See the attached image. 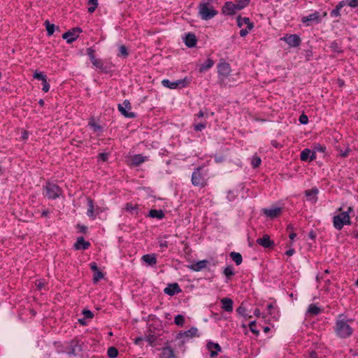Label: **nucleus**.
Returning <instances> with one entry per match:
<instances>
[{
    "mask_svg": "<svg viewBox=\"0 0 358 358\" xmlns=\"http://www.w3.org/2000/svg\"><path fill=\"white\" fill-rule=\"evenodd\" d=\"M146 159V157L142 155H136L131 157V163L135 166H138L143 163Z\"/></svg>",
    "mask_w": 358,
    "mask_h": 358,
    "instance_id": "30",
    "label": "nucleus"
},
{
    "mask_svg": "<svg viewBox=\"0 0 358 358\" xmlns=\"http://www.w3.org/2000/svg\"><path fill=\"white\" fill-rule=\"evenodd\" d=\"M44 282L41 281H38V282H36V287H38V289H41L43 287H44Z\"/></svg>",
    "mask_w": 358,
    "mask_h": 358,
    "instance_id": "61",
    "label": "nucleus"
},
{
    "mask_svg": "<svg viewBox=\"0 0 358 358\" xmlns=\"http://www.w3.org/2000/svg\"><path fill=\"white\" fill-rule=\"evenodd\" d=\"M330 15L331 17H338L340 16V10L336 7L334 10H332Z\"/></svg>",
    "mask_w": 358,
    "mask_h": 358,
    "instance_id": "54",
    "label": "nucleus"
},
{
    "mask_svg": "<svg viewBox=\"0 0 358 358\" xmlns=\"http://www.w3.org/2000/svg\"><path fill=\"white\" fill-rule=\"evenodd\" d=\"M281 213L280 208H271L264 209V213L271 218H274L279 215Z\"/></svg>",
    "mask_w": 358,
    "mask_h": 358,
    "instance_id": "23",
    "label": "nucleus"
},
{
    "mask_svg": "<svg viewBox=\"0 0 358 358\" xmlns=\"http://www.w3.org/2000/svg\"><path fill=\"white\" fill-rule=\"evenodd\" d=\"M320 21V13L315 11L313 13L310 14L308 16L303 17L301 19V22L306 24L307 26L310 25V22H319Z\"/></svg>",
    "mask_w": 358,
    "mask_h": 358,
    "instance_id": "14",
    "label": "nucleus"
},
{
    "mask_svg": "<svg viewBox=\"0 0 358 358\" xmlns=\"http://www.w3.org/2000/svg\"><path fill=\"white\" fill-rule=\"evenodd\" d=\"M316 158L315 153L312 152L310 150L306 148L301 152L300 155V159L303 162H311Z\"/></svg>",
    "mask_w": 358,
    "mask_h": 358,
    "instance_id": "15",
    "label": "nucleus"
},
{
    "mask_svg": "<svg viewBox=\"0 0 358 358\" xmlns=\"http://www.w3.org/2000/svg\"><path fill=\"white\" fill-rule=\"evenodd\" d=\"M192 183L194 186L204 187L207 185L206 175L202 173V168H196L192 174Z\"/></svg>",
    "mask_w": 358,
    "mask_h": 358,
    "instance_id": "6",
    "label": "nucleus"
},
{
    "mask_svg": "<svg viewBox=\"0 0 358 358\" xmlns=\"http://www.w3.org/2000/svg\"><path fill=\"white\" fill-rule=\"evenodd\" d=\"M99 158L102 161L105 162L108 159V154L106 153H101L99 155Z\"/></svg>",
    "mask_w": 358,
    "mask_h": 358,
    "instance_id": "56",
    "label": "nucleus"
},
{
    "mask_svg": "<svg viewBox=\"0 0 358 358\" xmlns=\"http://www.w3.org/2000/svg\"><path fill=\"white\" fill-rule=\"evenodd\" d=\"M308 358H318V357L315 351H310L308 352Z\"/></svg>",
    "mask_w": 358,
    "mask_h": 358,
    "instance_id": "57",
    "label": "nucleus"
},
{
    "mask_svg": "<svg viewBox=\"0 0 358 358\" xmlns=\"http://www.w3.org/2000/svg\"><path fill=\"white\" fill-rule=\"evenodd\" d=\"M299 122L303 124H306L308 123V116L304 115V114H302L301 115H300L299 117Z\"/></svg>",
    "mask_w": 358,
    "mask_h": 358,
    "instance_id": "51",
    "label": "nucleus"
},
{
    "mask_svg": "<svg viewBox=\"0 0 358 358\" xmlns=\"http://www.w3.org/2000/svg\"><path fill=\"white\" fill-rule=\"evenodd\" d=\"M175 324L178 326H182L185 322V318L182 315H178L174 319Z\"/></svg>",
    "mask_w": 358,
    "mask_h": 358,
    "instance_id": "43",
    "label": "nucleus"
},
{
    "mask_svg": "<svg viewBox=\"0 0 358 358\" xmlns=\"http://www.w3.org/2000/svg\"><path fill=\"white\" fill-rule=\"evenodd\" d=\"M79 346L78 341L72 340L69 342L66 348V352L69 355H76V348Z\"/></svg>",
    "mask_w": 358,
    "mask_h": 358,
    "instance_id": "22",
    "label": "nucleus"
},
{
    "mask_svg": "<svg viewBox=\"0 0 358 358\" xmlns=\"http://www.w3.org/2000/svg\"><path fill=\"white\" fill-rule=\"evenodd\" d=\"M322 310L320 307L317 306L315 304H310L308 308V313L312 315H317L321 313Z\"/></svg>",
    "mask_w": 358,
    "mask_h": 358,
    "instance_id": "31",
    "label": "nucleus"
},
{
    "mask_svg": "<svg viewBox=\"0 0 358 358\" xmlns=\"http://www.w3.org/2000/svg\"><path fill=\"white\" fill-rule=\"evenodd\" d=\"M236 21L238 27L241 28L240 31V36L241 37L247 36L248 34L254 28V23L250 20L249 17H243L239 15L237 17Z\"/></svg>",
    "mask_w": 358,
    "mask_h": 358,
    "instance_id": "5",
    "label": "nucleus"
},
{
    "mask_svg": "<svg viewBox=\"0 0 358 358\" xmlns=\"http://www.w3.org/2000/svg\"><path fill=\"white\" fill-rule=\"evenodd\" d=\"M348 4L352 8H355L358 6V0H350Z\"/></svg>",
    "mask_w": 358,
    "mask_h": 358,
    "instance_id": "55",
    "label": "nucleus"
},
{
    "mask_svg": "<svg viewBox=\"0 0 358 358\" xmlns=\"http://www.w3.org/2000/svg\"><path fill=\"white\" fill-rule=\"evenodd\" d=\"M295 250L294 249H289L286 252L287 256H292L294 254Z\"/></svg>",
    "mask_w": 358,
    "mask_h": 358,
    "instance_id": "62",
    "label": "nucleus"
},
{
    "mask_svg": "<svg viewBox=\"0 0 358 358\" xmlns=\"http://www.w3.org/2000/svg\"><path fill=\"white\" fill-rule=\"evenodd\" d=\"M255 324H256V322L255 321H252V322H250V324H249V328L250 329V331L255 334V335H259V330H257L256 328H255Z\"/></svg>",
    "mask_w": 358,
    "mask_h": 358,
    "instance_id": "47",
    "label": "nucleus"
},
{
    "mask_svg": "<svg viewBox=\"0 0 358 358\" xmlns=\"http://www.w3.org/2000/svg\"><path fill=\"white\" fill-rule=\"evenodd\" d=\"M214 64V61L212 59H207V60L199 66V71L204 72L210 69Z\"/></svg>",
    "mask_w": 358,
    "mask_h": 358,
    "instance_id": "28",
    "label": "nucleus"
},
{
    "mask_svg": "<svg viewBox=\"0 0 358 358\" xmlns=\"http://www.w3.org/2000/svg\"><path fill=\"white\" fill-rule=\"evenodd\" d=\"M237 313L245 318H250L251 315H249L246 313V308L244 307L243 303H241V305L236 309Z\"/></svg>",
    "mask_w": 358,
    "mask_h": 358,
    "instance_id": "33",
    "label": "nucleus"
},
{
    "mask_svg": "<svg viewBox=\"0 0 358 358\" xmlns=\"http://www.w3.org/2000/svg\"><path fill=\"white\" fill-rule=\"evenodd\" d=\"M185 43L189 48H193L196 44V38L194 34H187L185 36Z\"/></svg>",
    "mask_w": 358,
    "mask_h": 358,
    "instance_id": "24",
    "label": "nucleus"
},
{
    "mask_svg": "<svg viewBox=\"0 0 358 358\" xmlns=\"http://www.w3.org/2000/svg\"><path fill=\"white\" fill-rule=\"evenodd\" d=\"M262 160L260 157L254 156L252 159V166L253 168H257L261 164Z\"/></svg>",
    "mask_w": 358,
    "mask_h": 358,
    "instance_id": "45",
    "label": "nucleus"
},
{
    "mask_svg": "<svg viewBox=\"0 0 358 358\" xmlns=\"http://www.w3.org/2000/svg\"><path fill=\"white\" fill-rule=\"evenodd\" d=\"M83 314L84 315V317L86 319L91 320L94 317V313L90 310H87V309L83 310Z\"/></svg>",
    "mask_w": 358,
    "mask_h": 358,
    "instance_id": "48",
    "label": "nucleus"
},
{
    "mask_svg": "<svg viewBox=\"0 0 358 358\" xmlns=\"http://www.w3.org/2000/svg\"><path fill=\"white\" fill-rule=\"evenodd\" d=\"M330 48L331 49V50L333 52H342V48L340 46L339 43L337 42V41H333L331 45H330Z\"/></svg>",
    "mask_w": 358,
    "mask_h": 358,
    "instance_id": "40",
    "label": "nucleus"
},
{
    "mask_svg": "<svg viewBox=\"0 0 358 358\" xmlns=\"http://www.w3.org/2000/svg\"><path fill=\"white\" fill-rule=\"evenodd\" d=\"M230 257L236 264V265H240L242 263V256L238 252H231L230 253Z\"/></svg>",
    "mask_w": 358,
    "mask_h": 358,
    "instance_id": "32",
    "label": "nucleus"
},
{
    "mask_svg": "<svg viewBox=\"0 0 358 358\" xmlns=\"http://www.w3.org/2000/svg\"><path fill=\"white\" fill-rule=\"evenodd\" d=\"M338 213L333 217V226L337 230H341L345 225L351 224L350 214L353 212V208L349 206L347 210L343 211V208L340 207L336 210Z\"/></svg>",
    "mask_w": 358,
    "mask_h": 358,
    "instance_id": "1",
    "label": "nucleus"
},
{
    "mask_svg": "<svg viewBox=\"0 0 358 358\" xmlns=\"http://www.w3.org/2000/svg\"><path fill=\"white\" fill-rule=\"evenodd\" d=\"M257 243L265 248H269L274 245V242L270 239L267 234H264L262 238H258Z\"/></svg>",
    "mask_w": 358,
    "mask_h": 358,
    "instance_id": "16",
    "label": "nucleus"
},
{
    "mask_svg": "<svg viewBox=\"0 0 358 358\" xmlns=\"http://www.w3.org/2000/svg\"><path fill=\"white\" fill-rule=\"evenodd\" d=\"M280 40L284 41L291 48L300 45L301 40L297 34H285Z\"/></svg>",
    "mask_w": 358,
    "mask_h": 358,
    "instance_id": "9",
    "label": "nucleus"
},
{
    "mask_svg": "<svg viewBox=\"0 0 358 358\" xmlns=\"http://www.w3.org/2000/svg\"><path fill=\"white\" fill-rule=\"evenodd\" d=\"M335 331L340 338H346L352 334L353 330L349 324V321L342 319L336 321Z\"/></svg>",
    "mask_w": 358,
    "mask_h": 358,
    "instance_id": "2",
    "label": "nucleus"
},
{
    "mask_svg": "<svg viewBox=\"0 0 358 358\" xmlns=\"http://www.w3.org/2000/svg\"><path fill=\"white\" fill-rule=\"evenodd\" d=\"M222 303V308L227 312L231 313L233 311L234 302L230 298H223L220 300Z\"/></svg>",
    "mask_w": 358,
    "mask_h": 358,
    "instance_id": "20",
    "label": "nucleus"
},
{
    "mask_svg": "<svg viewBox=\"0 0 358 358\" xmlns=\"http://www.w3.org/2000/svg\"><path fill=\"white\" fill-rule=\"evenodd\" d=\"M119 56L127 57L128 55V51L124 45H120L119 48Z\"/></svg>",
    "mask_w": 358,
    "mask_h": 358,
    "instance_id": "49",
    "label": "nucleus"
},
{
    "mask_svg": "<svg viewBox=\"0 0 358 358\" xmlns=\"http://www.w3.org/2000/svg\"><path fill=\"white\" fill-rule=\"evenodd\" d=\"M218 74L220 77L223 80L228 77V76L231 73V67L230 65L227 62H222L218 64L217 66Z\"/></svg>",
    "mask_w": 358,
    "mask_h": 358,
    "instance_id": "11",
    "label": "nucleus"
},
{
    "mask_svg": "<svg viewBox=\"0 0 358 358\" xmlns=\"http://www.w3.org/2000/svg\"><path fill=\"white\" fill-rule=\"evenodd\" d=\"M207 349L210 352V356L211 358L215 357L218 355V352L221 350L220 345L213 342L208 343Z\"/></svg>",
    "mask_w": 358,
    "mask_h": 358,
    "instance_id": "17",
    "label": "nucleus"
},
{
    "mask_svg": "<svg viewBox=\"0 0 358 358\" xmlns=\"http://www.w3.org/2000/svg\"><path fill=\"white\" fill-rule=\"evenodd\" d=\"M254 315L256 317H259L261 316V312H260L259 309H258V308L255 309L254 311Z\"/></svg>",
    "mask_w": 358,
    "mask_h": 358,
    "instance_id": "63",
    "label": "nucleus"
},
{
    "mask_svg": "<svg viewBox=\"0 0 358 358\" xmlns=\"http://www.w3.org/2000/svg\"><path fill=\"white\" fill-rule=\"evenodd\" d=\"M197 333H198V329L196 327H192L189 330L185 331L184 332V335L186 337L192 338V337L196 336L197 335Z\"/></svg>",
    "mask_w": 358,
    "mask_h": 358,
    "instance_id": "38",
    "label": "nucleus"
},
{
    "mask_svg": "<svg viewBox=\"0 0 358 358\" xmlns=\"http://www.w3.org/2000/svg\"><path fill=\"white\" fill-rule=\"evenodd\" d=\"M42 85H43V91H44L45 92H48L50 90V85L48 83L47 79L42 82Z\"/></svg>",
    "mask_w": 358,
    "mask_h": 358,
    "instance_id": "52",
    "label": "nucleus"
},
{
    "mask_svg": "<svg viewBox=\"0 0 358 358\" xmlns=\"http://www.w3.org/2000/svg\"><path fill=\"white\" fill-rule=\"evenodd\" d=\"M149 216L152 218L162 220L164 217V213L162 210L152 209L149 212Z\"/></svg>",
    "mask_w": 358,
    "mask_h": 358,
    "instance_id": "29",
    "label": "nucleus"
},
{
    "mask_svg": "<svg viewBox=\"0 0 358 358\" xmlns=\"http://www.w3.org/2000/svg\"><path fill=\"white\" fill-rule=\"evenodd\" d=\"M347 2L343 1L339 2L336 6L338 9L341 10L345 5H346Z\"/></svg>",
    "mask_w": 358,
    "mask_h": 358,
    "instance_id": "58",
    "label": "nucleus"
},
{
    "mask_svg": "<svg viewBox=\"0 0 358 358\" xmlns=\"http://www.w3.org/2000/svg\"><path fill=\"white\" fill-rule=\"evenodd\" d=\"M224 274L227 277L230 278L234 275V271L231 266H227L223 271Z\"/></svg>",
    "mask_w": 358,
    "mask_h": 358,
    "instance_id": "41",
    "label": "nucleus"
},
{
    "mask_svg": "<svg viewBox=\"0 0 358 358\" xmlns=\"http://www.w3.org/2000/svg\"><path fill=\"white\" fill-rule=\"evenodd\" d=\"M248 4L244 0H238L237 3L227 1L224 3L222 8V11L226 15H231L235 14L237 11L242 10Z\"/></svg>",
    "mask_w": 358,
    "mask_h": 358,
    "instance_id": "4",
    "label": "nucleus"
},
{
    "mask_svg": "<svg viewBox=\"0 0 358 358\" xmlns=\"http://www.w3.org/2000/svg\"><path fill=\"white\" fill-rule=\"evenodd\" d=\"M137 208H138L137 205H133L131 203H126L125 207H124V209L127 211L131 213V214H137Z\"/></svg>",
    "mask_w": 358,
    "mask_h": 358,
    "instance_id": "34",
    "label": "nucleus"
},
{
    "mask_svg": "<svg viewBox=\"0 0 358 358\" xmlns=\"http://www.w3.org/2000/svg\"><path fill=\"white\" fill-rule=\"evenodd\" d=\"M34 78L35 79L41 80L42 82L47 79L46 75H45L43 72H38L37 71H35L34 74Z\"/></svg>",
    "mask_w": 358,
    "mask_h": 358,
    "instance_id": "42",
    "label": "nucleus"
},
{
    "mask_svg": "<svg viewBox=\"0 0 358 358\" xmlns=\"http://www.w3.org/2000/svg\"><path fill=\"white\" fill-rule=\"evenodd\" d=\"M189 84V80L187 78L183 79H179L176 81H171L168 79H164L162 80V85L169 89H176L178 87H184Z\"/></svg>",
    "mask_w": 358,
    "mask_h": 358,
    "instance_id": "8",
    "label": "nucleus"
},
{
    "mask_svg": "<svg viewBox=\"0 0 358 358\" xmlns=\"http://www.w3.org/2000/svg\"><path fill=\"white\" fill-rule=\"evenodd\" d=\"M161 358H176L173 350L170 348H165L161 353Z\"/></svg>",
    "mask_w": 358,
    "mask_h": 358,
    "instance_id": "27",
    "label": "nucleus"
},
{
    "mask_svg": "<svg viewBox=\"0 0 358 358\" xmlns=\"http://www.w3.org/2000/svg\"><path fill=\"white\" fill-rule=\"evenodd\" d=\"M206 127L205 123H199L194 126V129L196 131H201Z\"/></svg>",
    "mask_w": 358,
    "mask_h": 358,
    "instance_id": "53",
    "label": "nucleus"
},
{
    "mask_svg": "<svg viewBox=\"0 0 358 358\" xmlns=\"http://www.w3.org/2000/svg\"><path fill=\"white\" fill-rule=\"evenodd\" d=\"M90 245V242L85 241L83 237H78L74 244V248L76 250H86Z\"/></svg>",
    "mask_w": 358,
    "mask_h": 358,
    "instance_id": "21",
    "label": "nucleus"
},
{
    "mask_svg": "<svg viewBox=\"0 0 358 358\" xmlns=\"http://www.w3.org/2000/svg\"><path fill=\"white\" fill-rule=\"evenodd\" d=\"M141 259L148 266H155L157 264V257L155 254H147L142 256Z\"/></svg>",
    "mask_w": 358,
    "mask_h": 358,
    "instance_id": "19",
    "label": "nucleus"
},
{
    "mask_svg": "<svg viewBox=\"0 0 358 358\" xmlns=\"http://www.w3.org/2000/svg\"><path fill=\"white\" fill-rule=\"evenodd\" d=\"M208 262L207 260H201L191 266V269L194 271H199L203 268H206L208 265Z\"/></svg>",
    "mask_w": 358,
    "mask_h": 358,
    "instance_id": "25",
    "label": "nucleus"
},
{
    "mask_svg": "<svg viewBox=\"0 0 358 358\" xmlns=\"http://www.w3.org/2000/svg\"><path fill=\"white\" fill-rule=\"evenodd\" d=\"M319 190L317 188H313L311 189L306 190L305 192L307 200L310 201L312 203H315L317 201V194Z\"/></svg>",
    "mask_w": 358,
    "mask_h": 358,
    "instance_id": "18",
    "label": "nucleus"
},
{
    "mask_svg": "<svg viewBox=\"0 0 358 358\" xmlns=\"http://www.w3.org/2000/svg\"><path fill=\"white\" fill-rule=\"evenodd\" d=\"M81 32L80 28H76L72 31H69L63 34L62 38L66 40L68 43H71L74 41L78 37L79 33Z\"/></svg>",
    "mask_w": 358,
    "mask_h": 358,
    "instance_id": "12",
    "label": "nucleus"
},
{
    "mask_svg": "<svg viewBox=\"0 0 358 358\" xmlns=\"http://www.w3.org/2000/svg\"><path fill=\"white\" fill-rule=\"evenodd\" d=\"M89 126L93 129L94 131L98 132L101 130V127L95 123L94 120H92L89 122Z\"/></svg>",
    "mask_w": 358,
    "mask_h": 358,
    "instance_id": "46",
    "label": "nucleus"
},
{
    "mask_svg": "<svg viewBox=\"0 0 358 358\" xmlns=\"http://www.w3.org/2000/svg\"><path fill=\"white\" fill-rule=\"evenodd\" d=\"M91 62L92 63V64L97 69H100V70H103V63L102 62V60L99 59H96V57L94 58H92L91 59Z\"/></svg>",
    "mask_w": 358,
    "mask_h": 358,
    "instance_id": "36",
    "label": "nucleus"
},
{
    "mask_svg": "<svg viewBox=\"0 0 358 358\" xmlns=\"http://www.w3.org/2000/svg\"><path fill=\"white\" fill-rule=\"evenodd\" d=\"M45 24L48 36L52 35L55 31V24H50V22L48 20L45 22Z\"/></svg>",
    "mask_w": 358,
    "mask_h": 358,
    "instance_id": "39",
    "label": "nucleus"
},
{
    "mask_svg": "<svg viewBox=\"0 0 358 358\" xmlns=\"http://www.w3.org/2000/svg\"><path fill=\"white\" fill-rule=\"evenodd\" d=\"M273 308V305L272 303H269V304H268V306H267V309H268V310L269 311V314H271V315L272 314V313H271V310H272Z\"/></svg>",
    "mask_w": 358,
    "mask_h": 358,
    "instance_id": "64",
    "label": "nucleus"
},
{
    "mask_svg": "<svg viewBox=\"0 0 358 358\" xmlns=\"http://www.w3.org/2000/svg\"><path fill=\"white\" fill-rule=\"evenodd\" d=\"M86 318L83 317V318H80L78 319V322L79 324H80L81 325L83 326H85L87 324V322H86Z\"/></svg>",
    "mask_w": 358,
    "mask_h": 358,
    "instance_id": "60",
    "label": "nucleus"
},
{
    "mask_svg": "<svg viewBox=\"0 0 358 358\" xmlns=\"http://www.w3.org/2000/svg\"><path fill=\"white\" fill-rule=\"evenodd\" d=\"M107 355L110 358H115L118 355V350L115 347H110L108 349Z\"/></svg>",
    "mask_w": 358,
    "mask_h": 358,
    "instance_id": "37",
    "label": "nucleus"
},
{
    "mask_svg": "<svg viewBox=\"0 0 358 358\" xmlns=\"http://www.w3.org/2000/svg\"><path fill=\"white\" fill-rule=\"evenodd\" d=\"M87 215L88 217H91L92 219H94L96 217V215L94 214V206L93 200L90 198H87Z\"/></svg>",
    "mask_w": 358,
    "mask_h": 358,
    "instance_id": "26",
    "label": "nucleus"
},
{
    "mask_svg": "<svg viewBox=\"0 0 358 358\" xmlns=\"http://www.w3.org/2000/svg\"><path fill=\"white\" fill-rule=\"evenodd\" d=\"M182 292L179 285L177 282L169 284L164 289V292L169 296H173Z\"/></svg>",
    "mask_w": 358,
    "mask_h": 358,
    "instance_id": "13",
    "label": "nucleus"
},
{
    "mask_svg": "<svg viewBox=\"0 0 358 358\" xmlns=\"http://www.w3.org/2000/svg\"><path fill=\"white\" fill-rule=\"evenodd\" d=\"M103 278V274L102 272H101L100 271H96V272H94V275H93V281L94 282H97L98 281H99L101 279H102Z\"/></svg>",
    "mask_w": 358,
    "mask_h": 358,
    "instance_id": "44",
    "label": "nucleus"
},
{
    "mask_svg": "<svg viewBox=\"0 0 358 358\" xmlns=\"http://www.w3.org/2000/svg\"><path fill=\"white\" fill-rule=\"evenodd\" d=\"M45 196L50 199L58 198L62 193L61 188L55 183L48 182L45 186Z\"/></svg>",
    "mask_w": 358,
    "mask_h": 358,
    "instance_id": "7",
    "label": "nucleus"
},
{
    "mask_svg": "<svg viewBox=\"0 0 358 358\" xmlns=\"http://www.w3.org/2000/svg\"><path fill=\"white\" fill-rule=\"evenodd\" d=\"M86 51H87V54L89 56L90 60L92 58L95 57V55H94L95 50L94 49H92V48H88Z\"/></svg>",
    "mask_w": 358,
    "mask_h": 358,
    "instance_id": "50",
    "label": "nucleus"
},
{
    "mask_svg": "<svg viewBox=\"0 0 358 358\" xmlns=\"http://www.w3.org/2000/svg\"><path fill=\"white\" fill-rule=\"evenodd\" d=\"M198 9L199 15L203 20H210L217 14V11L213 6L208 2H201L199 4Z\"/></svg>",
    "mask_w": 358,
    "mask_h": 358,
    "instance_id": "3",
    "label": "nucleus"
},
{
    "mask_svg": "<svg viewBox=\"0 0 358 358\" xmlns=\"http://www.w3.org/2000/svg\"><path fill=\"white\" fill-rule=\"evenodd\" d=\"M131 103L128 100H124L122 103H120L117 106V108L120 113L124 117L129 118H132L136 116L134 113L129 111L131 110Z\"/></svg>",
    "mask_w": 358,
    "mask_h": 358,
    "instance_id": "10",
    "label": "nucleus"
},
{
    "mask_svg": "<svg viewBox=\"0 0 358 358\" xmlns=\"http://www.w3.org/2000/svg\"><path fill=\"white\" fill-rule=\"evenodd\" d=\"M88 5H89L88 12L92 13L94 12V10H96V8L98 6V0H89Z\"/></svg>",
    "mask_w": 358,
    "mask_h": 358,
    "instance_id": "35",
    "label": "nucleus"
},
{
    "mask_svg": "<svg viewBox=\"0 0 358 358\" xmlns=\"http://www.w3.org/2000/svg\"><path fill=\"white\" fill-rule=\"evenodd\" d=\"M90 268H91V269H92L93 271H94V272H96V271H99V270H98L97 265H96V263H94V262H93V263H91V264H90Z\"/></svg>",
    "mask_w": 358,
    "mask_h": 358,
    "instance_id": "59",
    "label": "nucleus"
}]
</instances>
